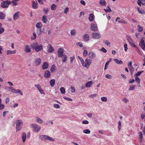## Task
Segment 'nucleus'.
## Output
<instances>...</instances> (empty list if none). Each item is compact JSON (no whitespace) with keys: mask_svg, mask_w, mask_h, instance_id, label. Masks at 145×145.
<instances>
[{"mask_svg":"<svg viewBox=\"0 0 145 145\" xmlns=\"http://www.w3.org/2000/svg\"><path fill=\"white\" fill-rule=\"evenodd\" d=\"M37 121L39 123H43L42 120L39 118V117H37L36 119Z\"/></svg>","mask_w":145,"mask_h":145,"instance_id":"obj_32","label":"nucleus"},{"mask_svg":"<svg viewBox=\"0 0 145 145\" xmlns=\"http://www.w3.org/2000/svg\"><path fill=\"white\" fill-rule=\"evenodd\" d=\"M62 57V61L63 62H66L67 59V56L65 55H64Z\"/></svg>","mask_w":145,"mask_h":145,"instance_id":"obj_36","label":"nucleus"},{"mask_svg":"<svg viewBox=\"0 0 145 145\" xmlns=\"http://www.w3.org/2000/svg\"><path fill=\"white\" fill-rule=\"evenodd\" d=\"M33 37H31V39L32 40H34L35 39L36 37V35L35 33H33Z\"/></svg>","mask_w":145,"mask_h":145,"instance_id":"obj_61","label":"nucleus"},{"mask_svg":"<svg viewBox=\"0 0 145 145\" xmlns=\"http://www.w3.org/2000/svg\"><path fill=\"white\" fill-rule=\"evenodd\" d=\"M127 46V45L126 43L124 45V50L125 52H126L128 49Z\"/></svg>","mask_w":145,"mask_h":145,"instance_id":"obj_55","label":"nucleus"},{"mask_svg":"<svg viewBox=\"0 0 145 145\" xmlns=\"http://www.w3.org/2000/svg\"><path fill=\"white\" fill-rule=\"evenodd\" d=\"M63 98L64 99L67 100V101H72V99L71 98L69 97H64Z\"/></svg>","mask_w":145,"mask_h":145,"instance_id":"obj_58","label":"nucleus"},{"mask_svg":"<svg viewBox=\"0 0 145 145\" xmlns=\"http://www.w3.org/2000/svg\"><path fill=\"white\" fill-rule=\"evenodd\" d=\"M112 59L111 58L110 59V60H109L107 62H106V63H105V68H104V69L105 70H106L107 69V65H108L109 63L110 62V61H111V60Z\"/></svg>","mask_w":145,"mask_h":145,"instance_id":"obj_49","label":"nucleus"},{"mask_svg":"<svg viewBox=\"0 0 145 145\" xmlns=\"http://www.w3.org/2000/svg\"><path fill=\"white\" fill-rule=\"evenodd\" d=\"M25 52L26 53H29L31 52V50L30 46L27 45L25 46Z\"/></svg>","mask_w":145,"mask_h":145,"instance_id":"obj_17","label":"nucleus"},{"mask_svg":"<svg viewBox=\"0 0 145 145\" xmlns=\"http://www.w3.org/2000/svg\"><path fill=\"white\" fill-rule=\"evenodd\" d=\"M34 86L35 87H36L39 90L41 89V87L40 85L39 84H35L34 85Z\"/></svg>","mask_w":145,"mask_h":145,"instance_id":"obj_46","label":"nucleus"},{"mask_svg":"<svg viewBox=\"0 0 145 145\" xmlns=\"http://www.w3.org/2000/svg\"><path fill=\"white\" fill-rule=\"evenodd\" d=\"M114 61L117 64H122L123 63V62L121 60H119L117 59H114Z\"/></svg>","mask_w":145,"mask_h":145,"instance_id":"obj_30","label":"nucleus"},{"mask_svg":"<svg viewBox=\"0 0 145 145\" xmlns=\"http://www.w3.org/2000/svg\"><path fill=\"white\" fill-rule=\"evenodd\" d=\"M41 140H49L51 141H54V140L49 136L45 135H42L39 136Z\"/></svg>","mask_w":145,"mask_h":145,"instance_id":"obj_1","label":"nucleus"},{"mask_svg":"<svg viewBox=\"0 0 145 145\" xmlns=\"http://www.w3.org/2000/svg\"><path fill=\"white\" fill-rule=\"evenodd\" d=\"M88 52L87 50H84L83 52V55L84 57H86L88 55Z\"/></svg>","mask_w":145,"mask_h":145,"instance_id":"obj_42","label":"nucleus"},{"mask_svg":"<svg viewBox=\"0 0 145 145\" xmlns=\"http://www.w3.org/2000/svg\"><path fill=\"white\" fill-rule=\"evenodd\" d=\"M107 8H108L107 9H104V10L106 12H110L112 11L111 9L110 8V7L108 6L107 7Z\"/></svg>","mask_w":145,"mask_h":145,"instance_id":"obj_35","label":"nucleus"},{"mask_svg":"<svg viewBox=\"0 0 145 145\" xmlns=\"http://www.w3.org/2000/svg\"><path fill=\"white\" fill-rule=\"evenodd\" d=\"M105 77L106 78H108L109 79H111L112 78V76L109 74H106L105 75Z\"/></svg>","mask_w":145,"mask_h":145,"instance_id":"obj_62","label":"nucleus"},{"mask_svg":"<svg viewBox=\"0 0 145 145\" xmlns=\"http://www.w3.org/2000/svg\"><path fill=\"white\" fill-rule=\"evenodd\" d=\"M8 88L9 89V90L10 91H12V92H13L14 90L15 89L14 88L12 87H8Z\"/></svg>","mask_w":145,"mask_h":145,"instance_id":"obj_63","label":"nucleus"},{"mask_svg":"<svg viewBox=\"0 0 145 145\" xmlns=\"http://www.w3.org/2000/svg\"><path fill=\"white\" fill-rule=\"evenodd\" d=\"M55 79H51L50 81V86L52 87L54 86L55 84Z\"/></svg>","mask_w":145,"mask_h":145,"instance_id":"obj_21","label":"nucleus"},{"mask_svg":"<svg viewBox=\"0 0 145 145\" xmlns=\"http://www.w3.org/2000/svg\"><path fill=\"white\" fill-rule=\"evenodd\" d=\"M76 30L74 29H73L71 31V34L72 35H74L76 34Z\"/></svg>","mask_w":145,"mask_h":145,"instance_id":"obj_50","label":"nucleus"},{"mask_svg":"<svg viewBox=\"0 0 145 145\" xmlns=\"http://www.w3.org/2000/svg\"><path fill=\"white\" fill-rule=\"evenodd\" d=\"M129 71L130 73L132 74L133 73L134 71V69L133 68V66H132L131 67H129Z\"/></svg>","mask_w":145,"mask_h":145,"instance_id":"obj_52","label":"nucleus"},{"mask_svg":"<svg viewBox=\"0 0 145 145\" xmlns=\"http://www.w3.org/2000/svg\"><path fill=\"white\" fill-rule=\"evenodd\" d=\"M19 12H16L13 15V19L14 20H16L19 18Z\"/></svg>","mask_w":145,"mask_h":145,"instance_id":"obj_15","label":"nucleus"},{"mask_svg":"<svg viewBox=\"0 0 145 145\" xmlns=\"http://www.w3.org/2000/svg\"><path fill=\"white\" fill-rule=\"evenodd\" d=\"M91 29L94 31H96L98 30L97 26L94 23H92L91 24Z\"/></svg>","mask_w":145,"mask_h":145,"instance_id":"obj_10","label":"nucleus"},{"mask_svg":"<svg viewBox=\"0 0 145 145\" xmlns=\"http://www.w3.org/2000/svg\"><path fill=\"white\" fill-rule=\"evenodd\" d=\"M96 54L92 51L89 52L88 54V56L89 58L92 59L96 57Z\"/></svg>","mask_w":145,"mask_h":145,"instance_id":"obj_9","label":"nucleus"},{"mask_svg":"<svg viewBox=\"0 0 145 145\" xmlns=\"http://www.w3.org/2000/svg\"><path fill=\"white\" fill-rule=\"evenodd\" d=\"M42 31L40 29H37V33L39 35H40L42 33Z\"/></svg>","mask_w":145,"mask_h":145,"instance_id":"obj_56","label":"nucleus"},{"mask_svg":"<svg viewBox=\"0 0 145 145\" xmlns=\"http://www.w3.org/2000/svg\"><path fill=\"white\" fill-rule=\"evenodd\" d=\"M42 20L44 23H46L48 21L47 16L46 15H44L42 16Z\"/></svg>","mask_w":145,"mask_h":145,"instance_id":"obj_26","label":"nucleus"},{"mask_svg":"<svg viewBox=\"0 0 145 145\" xmlns=\"http://www.w3.org/2000/svg\"><path fill=\"white\" fill-rule=\"evenodd\" d=\"M36 27L38 28H40L42 26L41 23L39 22L36 25Z\"/></svg>","mask_w":145,"mask_h":145,"instance_id":"obj_40","label":"nucleus"},{"mask_svg":"<svg viewBox=\"0 0 145 145\" xmlns=\"http://www.w3.org/2000/svg\"><path fill=\"white\" fill-rule=\"evenodd\" d=\"M138 31L139 32H142L143 30V27L139 25H137Z\"/></svg>","mask_w":145,"mask_h":145,"instance_id":"obj_31","label":"nucleus"},{"mask_svg":"<svg viewBox=\"0 0 145 145\" xmlns=\"http://www.w3.org/2000/svg\"><path fill=\"white\" fill-rule=\"evenodd\" d=\"M32 7L33 9H36L38 7L37 3H36L34 1L32 2Z\"/></svg>","mask_w":145,"mask_h":145,"instance_id":"obj_20","label":"nucleus"},{"mask_svg":"<svg viewBox=\"0 0 145 145\" xmlns=\"http://www.w3.org/2000/svg\"><path fill=\"white\" fill-rule=\"evenodd\" d=\"M101 100L103 102H106L107 101V98L106 97H102L101 98Z\"/></svg>","mask_w":145,"mask_h":145,"instance_id":"obj_48","label":"nucleus"},{"mask_svg":"<svg viewBox=\"0 0 145 145\" xmlns=\"http://www.w3.org/2000/svg\"><path fill=\"white\" fill-rule=\"evenodd\" d=\"M23 122L21 120H18L16 122V131H18L21 128V125L23 124Z\"/></svg>","mask_w":145,"mask_h":145,"instance_id":"obj_4","label":"nucleus"},{"mask_svg":"<svg viewBox=\"0 0 145 145\" xmlns=\"http://www.w3.org/2000/svg\"><path fill=\"white\" fill-rule=\"evenodd\" d=\"M38 43L37 42L34 43L32 44L31 45V46L33 48V49H36L37 47L38 46Z\"/></svg>","mask_w":145,"mask_h":145,"instance_id":"obj_29","label":"nucleus"},{"mask_svg":"<svg viewBox=\"0 0 145 145\" xmlns=\"http://www.w3.org/2000/svg\"><path fill=\"white\" fill-rule=\"evenodd\" d=\"M61 93L63 94H65V90L64 88L61 87L60 89Z\"/></svg>","mask_w":145,"mask_h":145,"instance_id":"obj_47","label":"nucleus"},{"mask_svg":"<svg viewBox=\"0 0 145 145\" xmlns=\"http://www.w3.org/2000/svg\"><path fill=\"white\" fill-rule=\"evenodd\" d=\"M135 87L136 86L135 85H133L129 87V90H133L135 89Z\"/></svg>","mask_w":145,"mask_h":145,"instance_id":"obj_43","label":"nucleus"},{"mask_svg":"<svg viewBox=\"0 0 145 145\" xmlns=\"http://www.w3.org/2000/svg\"><path fill=\"white\" fill-rule=\"evenodd\" d=\"M93 37L97 39H99L101 37V36L99 33H93L92 34Z\"/></svg>","mask_w":145,"mask_h":145,"instance_id":"obj_11","label":"nucleus"},{"mask_svg":"<svg viewBox=\"0 0 145 145\" xmlns=\"http://www.w3.org/2000/svg\"><path fill=\"white\" fill-rule=\"evenodd\" d=\"M103 42H105L107 46L109 47L110 46V43L108 41L106 40L105 41H104Z\"/></svg>","mask_w":145,"mask_h":145,"instance_id":"obj_54","label":"nucleus"},{"mask_svg":"<svg viewBox=\"0 0 145 145\" xmlns=\"http://www.w3.org/2000/svg\"><path fill=\"white\" fill-rule=\"evenodd\" d=\"M51 76V73L48 70L45 71L44 73V77L47 78H49Z\"/></svg>","mask_w":145,"mask_h":145,"instance_id":"obj_8","label":"nucleus"},{"mask_svg":"<svg viewBox=\"0 0 145 145\" xmlns=\"http://www.w3.org/2000/svg\"><path fill=\"white\" fill-rule=\"evenodd\" d=\"M6 16V15L3 12H0V19H4Z\"/></svg>","mask_w":145,"mask_h":145,"instance_id":"obj_24","label":"nucleus"},{"mask_svg":"<svg viewBox=\"0 0 145 145\" xmlns=\"http://www.w3.org/2000/svg\"><path fill=\"white\" fill-rule=\"evenodd\" d=\"M16 53V50H7L6 51V54L7 55L14 54Z\"/></svg>","mask_w":145,"mask_h":145,"instance_id":"obj_18","label":"nucleus"},{"mask_svg":"<svg viewBox=\"0 0 145 145\" xmlns=\"http://www.w3.org/2000/svg\"><path fill=\"white\" fill-rule=\"evenodd\" d=\"M135 80L136 82L138 84H139L140 83V79L138 77H136L135 78Z\"/></svg>","mask_w":145,"mask_h":145,"instance_id":"obj_51","label":"nucleus"},{"mask_svg":"<svg viewBox=\"0 0 145 145\" xmlns=\"http://www.w3.org/2000/svg\"><path fill=\"white\" fill-rule=\"evenodd\" d=\"M93 82L92 81H91L87 82L85 86L86 88L90 87L93 84Z\"/></svg>","mask_w":145,"mask_h":145,"instance_id":"obj_19","label":"nucleus"},{"mask_svg":"<svg viewBox=\"0 0 145 145\" xmlns=\"http://www.w3.org/2000/svg\"><path fill=\"white\" fill-rule=\"evenodd\" d=\"M31 126L33 130L35 132H38L41 129V127L36 124H31Z\"/></svg>","mask_w":145,"mask_h":145,"instance_id":"obj_2","label":"nucleus"},{"mask_svg":"<svg viewBox=\"0 0 145 145\" xmlns=\"http://www.w3.org/2000/svg\"><path fill=\"white\" fill-rule=\"evenodd\" d=\"M26 134L24 133L23 132L22 135V138L23 140V142H24L25 141L26 139Z\"/></svg>","mask_w":145,"mask_h":145,"instance_id":"obj_22","label":"nucleus"},{"mask_svg":"<svg viewBox=\"0 0 145 145\" xmlns=\"http://www.w3.org/2000/svg\"><path fill=\"white\" fill-rule=\"evenodd\" d=\"M2 24L0 22V34H2L4 31V29L1 27Z\"/></svg>","mask_w":145,"mask_h":145,"instance_id":"obj_33","label":"nucleus"},{"mask_svg":"<svg viewBox=\"0 0 145 145\" xmlns=\"http://www.w3.org/2000/svg\"><path fill=\"white\" fill-rule=\"evenodd\" d=\"M99 3L103 6H105L106 4V3L105 0H100Z\"/></svg>","mask_w":145,"mask_h":145,"instance_id":"obj_34","label":"nucleus"},{"mask_svg":"<svg viewBox=\"0 0 145 145\" xmlns=\"http://www.w3.org/2000/svg\"><path fill=\"white\" fill-rule=\"evenodd\" d=\"M11 3V2L10 1H3V3H2L1 6L2 8H5L8 7V5Z\"/></svg>","mask_w":145,"mask_h":145,"instance_id":"obj_5","label":"nucleus"},{"mask_svg":"<svg viewBox=\"0 0 145 145\" xmlns=\"http://www.w3.org/2000/svg\"><path fill=\"white\" fill-rule=\"evenodd\" d=\"M139 138L140 139H142L143 138V135L141 132H140L138 133Z\"/></svg>","mask_w":145,"mask_h":145,"instance_id":"obj_60","label":"nucleus"},{"mask_svg":"<svg viewBox=\"0 0 145 145\" xmlns=\"http://www.w3.org/2000/svg\"><path fill=\"white\" fill-rule=\"evenodd\" d=\"M139 45L142 50H145V44L144 40L142 39L141 40L139 43Z\"/></svg>","mask_w":145,"mask_h":145,"instance_id":"obj_7","label":"nucleus"},{"mask_svg":"<svg viewBox=\"0 0 145 145\" xmlns=\"http://www.w3.org/2000/svg\"><path fill=\"white\" fill-rule=\"evenodd\" d=\"M54 107L56 108H59L60 107L59 105L56 104H55L54 105Z\"/></svg>","mask_w":145,"mask_h":145,"instance_id":"obj_57","label":"nucleus"},{"mask_svg":"<svg viewBox=\"0 0 145 145\" xmlns=\"http://www.w3.org/2000/svg\"><path fill=\"white\" fill-rule=\"evenodd\" d=\"M83 132L86 134H89L90 133V131L88 129H86L83 130Z\"/></svg>","mask_w":145,"mask_h":145,"instance_id":"obj_41","label":"nucleus"},{"mask_svg":"<svg viewBox=\"0 0 145 145\" xmlns=\"http://www.w3.org/2000/svg\"><path fill=\"white\" fill-rule=\"evenodd\" d=\"M137 9L139 13L141 14H144V12L143 10H140L139 7H137Z\"/></svg>","mask_w":145,"mask_h":145,"instance_id":"obj_39","label":"nucleus"},{"mask_svg":"<svg viewBox=\"0 0 145 145\" xmlns=\"http://www.w3.org/2000/svg\"><path fill=\"white\" fill-rule=\"evenodd\" d=\"M47 51L48 53L52 52L54 50V49L51 44H48L47 46Z\"/></svg>","mask_w":145,"mask_h":145,"instance_id":"obj_12","label":"nucleus"},{"mask_svg":"<svg viewBox=\"0 0 145 145\" xmlns=\"http://www.w3.org/2000/svg\"><path fill=\"white\" fill-rule=\"evenodd\" d=\"M83 39L85 41H88L89 40V37L88 34H85L83 37Z\"/></svg>","mask_w":145,"mask_h":145,"instance_id":"obj_13","label":"nucleus"},{"mask_svg":"<svg viewBox=\"0 0 145 145\" xmlns=\"http://www.w3.org/2000/svg\"><path fill=\"white\" fill-rule=\"evenodd\" d=\"M64 50L62 48H59L58 50L57 54L59 57H62L63 55Z\"/></svg>","mask_w":145,"mask_h":145,"instance_id":"obj_6","label":"nucleus"},{"mask_svg":"<svg viewBox=\"0 0 145 145\" xmlns=\"http://www.w3.org/2000/svg\"><path fill=\"white\" fill-rule=\"evenodd\" d=\"M92 62L91 60L87 58L85 59V62L84 61L82 63V66L84 67L88 68Z\"/></svg>","mask_w":145,"mask_h":145,"instance_id":"obj_3","label":"nucleus"},{"mask_svg":"<svg viewBox=\"0 0 145 145\" xmlns=\"http://www.w3.org/2000/svg\"><path fill=\"white\" fill-rule=\"evenodd\" d=\"M94 15L92 14H90L89 15L88 18V19L89 21H92L94 20Z\"/></svg>","mask_w":145,"mask_h":145,"instance_id":"obj_23","label":"nucleus"},{"mask_svg":"<svg viewBox=\"0 0 145 145\" xmlns=\"http://www.w3.org/2000/svg\"><path fill=\"white\" fill-rule=\"evenodd\" d=\"M144 71H138L137 73L135 74V76L136 77H138L142 73L144 72Z\"/></svg>","mask_w":145,"mask_h":145,"instance_id":"obj_37","label":"nucleus"},{"mask_svg":"<svg viewBox=\"0 0 145 145\" xmlns=\"http://www.w3.org/2000/svg\"><path fill=\"white\" fill-rule=\"evenodd\" d=\"M41 60L40 58H37L35 60V63L36 65H38L41 63Z\"/></svg>","mask_w":145,"mask_h":145,"instance_id":"obj_25","label":"nucleus"},{"mask_svg":"<svg viewBox=\"0 0 145 145\" xmlns=\"http://www.w3.org/2000/svg\"><path fill=\"white\" fill-rule=\"evenodd\" d=\"M127 39L129 43L131 41H132V40H133L130 37L127 35Z\"/></svg>","mask_w":145,"mask_h":145,"instance_id":"obj_44","label":"nucleus"},{"mask_svg":"<svg viewBox=\"0 0 145 145\" xmlns=\"http://www.w3.org/2000/svg\"><path fill=\"white\" fill-rule=\"evenodd\" d=\"M129 43L131 46L135 48H136V46L135 45V43L133 40H132V41H131V42H130Z\"/></svg>","mask_w":145,"mask_h":145,"instance_id":"obj_38","label":"nucleus"},{"mask_svg":"<svg viewBox=\"0 0 145 145\" xmlns=\"http://www.w3.org/2000/svg\"><path fill=\"white\" fill-rule=\"evenodd\" d=\"M56 5L53 4L51 6V9L52 10H55L56 9Z\"/></svg>","mask_w":145,"mask_h":145,"instance_id":"obj_45","label":"nucleus"},{"mask_svg":"<svg viewBox=\"0 0 145 145\" xmlns=\"http://www.w3.org/2000/svg\"><path fill=\"white\" fill-rule=\"evenodd\" d=\"M48 11V8H47L46 9L44 8L43 10V11L44 13V14H46Z\"/></svg>","mask_w":145,"mask_h":145,"instance_id":"obj_64","label":"nucleus"},{"mask_svg":"<svg viewBox=\"0 0 145 145\" xmlns=\"http://www.w3.org/2000/svg\"><path fill=\"white\" fill-rule=\"evenodd\" d=\"M76 45L79 46L80 47H83V45L82 42H77L76 43Z\"/></svg>","mask_w":145,"mask_h":145,"instance_id":"obj_59","label":"nucleus"},{"mask_svg":"<svg viewBox=\"0 0 145 145\" xmlns=\"http://www.w3.org/2000/svg\"><path fill=\"white\" fill-rule=\"evenodd\" d=\"M48 66L49 65L48 62H44L43 64V65L42 66V69L43 70L46 69L48 68Z\"/></svg>","mask_w":145,"mask_h":145,"instance_id":"obj_16","label":"nucleus"},{"mask_svg":"<svg viewBox=\"0 0 145 145\" xmlns=\"http://www.w3.org/2000/svg\"><path fill=\"white\" fill-rule=\"evenodd\" d=\"M43 49V46L41 44L38 45V46H37L35 49V51L37 52H39Z\"/></svg>","mask_w":145,"mask_h":145,"instance_id":"obj_14","label":"nucleus"},{"mask_svg":"<svg viewBox=\"0 0 145 145\" xmlns=\"http://www.w3.org/2000/svg\"><path fill=\"white\" fill-rule=\"evenodd\" d=\"M71 92L72 93H74L75 92V89L74 87L71 86Z\"/></svg>","mask_w":145,"mask_h":145,"instance_id":"obj_53","label":"nucleus"},{"mask_svg":"<svg viewBox=\"0 0 145 145\" xmlns=\"http://www.w3.org/2000/svg\"><path fill=\"white\" fill-rule=\"evenodd\" d=\"M13 92L16 93H19L22 95H23V94L22 93V91L19 89H14Z\"/></svg>","mask_w":145,"mask_h":145,"instance_id":"obj_27","label":"nucleus"},{"mask_svg":"<svg viewBox=\"0 0 145 145\" xmlns=\"http://www.w3.org/2000/svg\"><path fill=\"white\" fill-rule=\"evenodd\" d=\"M56 69V66L55 65L53 64L51 66L50 71L51 72H53Z\"/></svg>","mask_w":145,"mask_h":145,"instance_id":"obj_28","label":"nucleus"}]
</instances>
